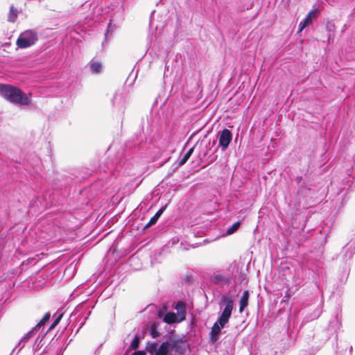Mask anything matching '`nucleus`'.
Wrapping results in <instances>:
<instances>
[{"label": "nucleus", "instance_id": "nucleus-14", "mask_svg": "<svg viewBox=\"0 0 355 355\" xmlns=\"http://www.w3.org/2000/svg\"><path fill=\"white\" fill-rule=\"evenodd\" d=\"M166 209V207H162L157 212L156 214L150 219L148 223L144 226V229H147L152 225L156 224L159 218L162 216V214L164 213V211Z\"/></svg>", "mask_w": 355, "mask_h": 355}, {"label": "nucleus", "instance_id": "nucleus-16", "mask_svg": "<svg viewBox=\"0 0 355 355\" xmlns=\"http://www.w3.org/2000/svg\"><path fill=\"white\" fill-rule=\"evenodd\" d=\"M51 317L50 313H46L43 318L40 320V321L35 326L36 329L40 331V329H43L45 326L46 323L49 322Z\"/></svg>", "mask_w": 355, "mask_h": 355}, {"label": "nucleus", "instance_id": "nucleus-6", "mask_svg": "<svg viewBox=\"0 0 355 355\" xmlns=\"http://www.w3.org/2000/svg\"><path fill=\"white\" fill-rule=\"evenodd\" d=\"M232 277L229 273L223 274L218 272H215L211 277V282L216 286L224 287L229 286L231 284Z\"/></svg>", "mask_w": 355, "mask_h": 355}, {"label": "nucleus", "instance_id": "nucleus-20", "mask_svg": "<svg viewBox=\"0 0 355 355\" xmlns=\"http://www.w3.org/2000/svg\"><path fill=\"white\" fill-rule=\"evenodd\" d=\"M194 150V147L191 148L183 156V157L179 161V165H184L188 159L190 158Z\"/></svg>", "mask_w": 355, "mask_h": 355}, {"label": "nucleus", "instance_id": "nucleus-23", "mask_svg": "<svg viewBox=\"0 0 355 355\" xmlns=\"http://www.w3.org/2000/svg\"><path fill=\"white\" fill-rule=\"evenodd\" d=\"M139 336H135L130 343V347L132 349H137L139 345Z\"/></svg>", "mask_w": 355, "mask_h": 355}, {"label": "nucleus", "instance_id": "nucleus-5", "mask_svg": "<svg viewBox=\"0 0 355 355\" xmlns=\"http://www.w3.org/2000/svg\"><path fill=\"white\" fill-rule=\"evenodd\" d=\"M37 40L36 32L27 30L19 35L16 44L19 49H26L35 44Z\"/></svg>", "mask_w": 355, "mask_h": 355}, {"label": "nucleus", "instance_id": "nucleus-30", "mask_svg": "<svg viewBox=\"0 0 355 355\" xmlns=\"http://www.w3.org/2000/svg\"><path fill=\"white\" fill-rule=\"evenodd\" d=\"M322 313V311L321 310H316L315 312H314V316L313 317H311V320H314L317 318H318L320 316V315Z\"/></svg>", "mask_w": 355, "mask_h": 355}, {"label": "nucleus", "instance_id": "nucleus-10", "mask_svg": "<svg viewBox=\"0 0 355 355\" xmlns=\"http://www.w3.org/2000/svg\"><path fill=\"white\" fill-rule=\"evenodd\" d=\"M175 309L177 311L175 313L177 317L179 318L180 320L184 321L187 315L186 303L182 300L178 301L175 305Z\"/></svg>", "mask_w": 355, "mask_h": 355}, {"label": "nucleus", "instance_id": "nucleus-3", "mask_svg": "<svg viewBox=\"0 0 355 355\" xmlns=\"http://www.w3.org/2000/svg\"><path fill=\"white\" fill-rule=\"evenodd\" d=\"M0 96L8 102L18 105H28L31 98L19 87L10 84L0 83Z\"/></svg>", "mask_w": 355, "mask_h": 355}, {"label": "nucleus", "instance_id": "nucleus-4", "mask_svg": "<svg viewBox=\"0 0 355 355\" xmlns=\"http://www.w3.org/2000/svg\"><path fill=\"white\" fill-rule=\"evenodd\" d=\"M295 181L297 185V195L300 200L301 199H306L314 194L315 191L312 188L313 184L310 175L305 174L297 176Z\"/></svg>", "mask_w": 355, "mask_h": 355}, {"label": "nucleus", "instance_id": "nucleus-36", "mask_svg": "<svg viewBox=\"0 0 355 355\" xmlns=\"http://www.w3.org/2000/svg\"><path fill=\"white\" fill-rule=\"evenodd\" d=\"M20 349H18V352H17V354H19V352H20Z\"/></svg>", "mask_w": 355, "mask_h": 355}, {"label": "nucleus", "instance_id": "nucleus-34", "mask_svg": "<svg viewBox=\"0 0 355 355\" xmlns=\"http://www.w3.org/2000/svg\"><path fill=\"white\" fill-rule=\"evenodd\" d=\"M352 350V347H350V349H349V352H351Z\"/></svg>", "mask_w": 355, "mask_h": 355}, {"label": "nucleus", "instance_id": "nucleus-33", "mask_svg": "<svg viewBox=\"0 0 355 355\" xmlns=\"http://www.w3.org/2000/svg\"><path fill=\"white\" fill-rule=\"evenodd\" d=\"M136 259H137V258L132 257L130 259L129 261L132 263V262L135 261Z\"/></svg>", "mask_w": 355, "mask_h": 355}, {"label": "nucleus", "instance_id": "nucleus-21", "mask_svg": "<svg viewBox=\"0 0 355 355\" xmlns=\"http://www.w3.org/2000/svg\"><path fill=\"white\" fill-rule=\"evenodd\" d=\"M241 222L238 221L234 223L230 227L227 228L226 234L230 235L234 234L240 227Z\"/></svg>", "mask_w": 355, "mask_h": 355}, {"label": "nucleus", "instance_id": "nucleus-2", "mask_svg": "<svg viewBox=\"0 0 355 355\" xmlns=\"http://www.w3.org/2000/svg\"><path fill=\"white\" fill-rule=\"evenodd\" d=\"M218 306L220 312L209 332V340L213 343L218 340L221 330L229 322L234 309V300L227 294H224L220 297Z\"/></svg>", "mask_w": 355, "mask_h": 355}, {"label": "nucleus", "instance_id": "nucleus-31", "mask_svg": "<svg viewBox=\"0 0 355 355\" xmlns=\"http://www.w3.org/2000/svg\"><path fill=\"white\" fill-rule=\"evenodd\" d=\"M131 355H146V352L144 351H135Z\"/></svg>", "mask_w": 355, "mask_h": 355}, {"label": "nucleus", "instance_id": "nucleus-1", "mask_svg": "<svg viewBox=\"0 0 355 355\" xmlns=\"http://www.w3.org/2000/svg\"><path fill=\"white\" fill-rule=\"evenodd\" d=\"M187 347L184 336L171 334L159 347L157 342L148 343L146 349L152 355H184Z\"/></svg>", "mask_w": 355, "mask_h": 355}, {"label": "nucleus", "instance_id": "nucleus-19", "mask_svg": "<svg viewBox=\"0 0 355 355\" xmlns=\"http://www.w3.org/2000/svg\"><path fill=\"white\" fill-rule=\"evenodd\" d=\"M8 17V21L10 22H15L17 17V10L13 6H11L10 8V12Z\"/></svg>", "mask_w": 355, "mask_h": 355}, {"label": "nucleus", "instance_id": "nucleus-12", "mask_svg": "<svg viewBox=\"0 0 355 355\" xmlns=\"http://www.w3.org/2000/svg\"><path fill=\"white\" fill-rule=\"evenodd\" d=\"M250 297V293L248 291H244L242 296L239 301V312L242 313L244 309L248 306V301Z\"/></svg>", "mask_w": 355, "mask_h": 355}, {"label": "nucleus", "instance_id": "nucleus-29", "mask_svg": "<svg viewBox=\"0 0 355 355\" xmlns=\"http://www.w3.org/2000/svg\"><path fill=\"white\" fill-rule=\"evenodd\" d=\"M44 332H43V333H42V337L40 338V340H39V339H40V336H39L37 337V340H36V341H35V344L37 345L36 348H38L40 346H42V340H43V337L45 336V335H44Z\"/></svg>", "mask_w": 355, "mask_h": 355}, {"label": "nucleus", "instance_id": "nucleus-24", "mask_svg": "<svg viewBox=\"0 0 355 355\" xmlns=\"http://www.w3.org/2000/svg\"><path fill=\"white\" fill-rule=\"evenodd\" d=\"M334 322H336V325L337 328H339L341 326V321H340V319L339 318L338 314H337L336 315L335 320L333 322H330V324L331 325H333V324Z\"/></svg>", "mask_w": 355, "mask_h": 355}, {"label": "nucleus", "instance_id": "nucleus-35", "mask_svg": "<svg viewBox=\"0 0 355 355\" xmlns=\"http://www.w3.org/2000/svg\"><path fill=\"white\" fill-rule=\"evenodd\" d=\"M315 284H316L317 287L319 288V285L317 283H315Z\"/></svg>", "mask_w": 355, "mask_h": 355}, {"label": "nucleus", "instance_id": "nucleus-17", "mask_svg": "<svg viewBox=\"0 0 355 355\" xmlns=\"http://www.w3.org/2000/svg\"><path fill=\"white\" fill-rule=\"evenodd\" d=\"M92 171L87 168H82L79 171V176H76L77 182L87 178L91 175Z\"/></svg>", "mask_w": 355, "mask_h": 355}, {"label": "nucleus", "instance_id": "nucleus-18", "mask_svg": "<svg viewBox=\"0 0 355 355\" xmlns=\"http://www.w3.org/2000/svg\"><path fill=\"white\" fill-rule=\"evenodd\" d=\"M37 331H38V330L36 329L35 327H34L30 331H28L21 338V340L19 343V345H20L22 343L27 342Z\"/></svg>", "mask_w": 355, "mask_h": 355}, {"label": "nucleus", "instance_id": "nucleus-27", "mask_svg": "<svg viewBox=\"0 0 355 355\" xmlns=\"http://www.w3.org/2000/svg\"><path fill=\"white\" fill-rule=\"evenodd\" d=\"M60 320L55 318V320L53 321V322L51 324V325L49 327V328L48 329L47 331H46L44 333V335H46L47 334V332L51 330V329L54 328L56 325L58 324V323L60 322Z\"/></svg>", "mask_w": 355, "mask_h": 355}, {"label": "nucleus", "instance_id": "nucleus-8", "mask_svg": "<svg viewBox=\"0 0 355 355\" xmlns=\"http://www.w3.org/2000/svg\"><path fill=\"white\" fill-rule=\"evenodd\" d=\"M125 103L126 100L123 93L120 90L116 91L112 99L113 108L118 112L123 114L125 112Z\"/></svg>", "mask_w": 355, "mask_h": 355}, {"label": "nucleus", "instance_id": "nucleus-9", "mask_svg": "<svg viewBox=\"0 0 355 355\" xmlns=\"http://www.w3.org/2000/svg\"><path fill=\"white\" fill-rule=\"evenodd\" d=\"M318 10L313 9L311 10L299 24V32L302 31L305 27L308 26L312 22L313 18L315 19L318 17Z\"/></svg>", "mask_w": 355, "mask_h": 355}, {"label": "nucleus", "instance_id": "nucleus-13", "mask_svg": "<svg viewBox=\"0 0 355 355\" xmlns=\"http://www.w3.org/2000/svg\"><path fill=\"white\" fill-rule=\"evenodd\" d=\"M89 70L92 73L98 74L102 72L103 65L101 62L92 60L89 63Z\"/></svg>", "mask_w": 355, "mask_h": 355}, {"label": "nucleus", "instance_id": "nucleus-22", "mask_svg": "<svg viewBox=\"0 0 355 355\" xmlns=\"http://www.w3.org/2000/svg\"><path fill=\"white\" fill-rule=\"evenodd\" d=\"M150 334L154 338L159 336V332L157 330V326L155 323H153L150 326Z\"/></svg>", "mask_w": 355, "mask_h": 355}, {"label": "nucleus", "instance_id": "nucleus-26", "mask_svg": "<svg viewBox=\"0 0 355 355\" xmlns=\"http://www.w3.org/2000/svg\"><path fill=\"white\" fill-rule=\"evenodd\" d=\"M60 320L55 318V320L53 321V322L51 324V325L49 327V328L48 329L47 331H46L44 333V335H46L47 334V332L51 330V329L54 328L56 325L58 324V323L60 322Z\"/></svg>", "mask_w": 355, "mask_h": 355}, {"label": "nucleus", "instance_id": "nucleus-28", "mask_svg": "<svg viewBox=\"0 0 355 355\" xmlns=\"http://www.w3.org/2000/svg\"><path fill=\"white\" fill-rule=\"evenodd\" d=\"M180 166L181 165H179V162L173 164L170 169L171 171L169 172V174H173Z\"/></svg>", "mask_w": 355, "mask_h": 355}, {"label": "nucleus", "instance_id": "nucleus-32", "mask_svg": "<svg viewBox=\"0 0 355 355\" xmlns=\"http://www.w3.org/2000/svg\"><path fill=\"white\" fill-rule=\"evenodd\" d=\"M62 316H63V313H59V314L58 315V316L56 317V318L60 320L62 319Z\"/></svg>", "mask_w": 355, "mask_h": 355}, {"label": "nucleus", "instance_id": "nucleus-7", "mask_svg": "<svg viewBox=\"0 0 355 355\" xmlns=\"http://www.w3.org/2000/svg\"><path fill=\"white\" fill-rule=\"evenodd\" d=\"M232 137L231 130L227 128L223 129L218 132V147H220L223 150L227 149L232 141Z\"/></svg>", "mask_w": 355, "mask_h": 355}, {"label": "nucleus", "instance_id": "nucleus-25", "mask_svg": "<svg viewBox=\"0 0 355 355\" xmlns=\"http://www.w3.org/2000/svg\"><path fill=\"white\" fill-rule=\"evenodd\" d=\"M60 320L55 318V320L53 321V322L51 324V325L49 327V328L48 329L47 331H46L44 333V335H46L47 334V332L51 330V329L54 328L56 325L58 324V323L60 322Z\"/></svg>", "mask_w": 355, "mask_h": 355}, {"label": "nucleus", "instance_id": "nucleus-37", "mask_svg": "<svg viewBox=\"0 0 355 355\" xmlns=\"http://www.w3.org/2000/svg\"><path fill=\"white\" fill-rule=\"evenodd\" d=\"M20 349H18V352H17V354H19V352H20Z\"/></svg>", "mask_w": 355, "mask_h": 355}, {"label": "nucleus", "instance_id": "nucleus-11", "mask_svg": "<svg viewBox=\"0 0 355 355\" xmlns=\"http://www.w3.org/2000/svg\"><path fill=\"white\" fill-rule=\"evenodd\" d=\"M89 308V306L87 303H83L76 306L75 309V314H78V316H80V315L83 314L86 311H88L87 315L85 317L84 321L82 322L83 324L85 322L89 315L91 314V311L88 310Z\"/></svg>", "mask_w": 355, "mask_h": 355}, {"label": "nucleus", "instance_id": "nucleus-15", "mask_svg": "<svg viewBox=\"0 0 355 355\" xmlns=\"http://www.w3.org/2000/svg\"><path fill=\"white\" fill-rule=\"evenodd\" d=\"M164 322L167 324L178 323L182 322L180 320L174 312H167L164 316Z\"/></svg>", "mask_w": 355, "mask_h": 355}]
</instances>
